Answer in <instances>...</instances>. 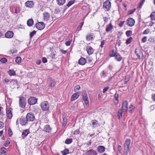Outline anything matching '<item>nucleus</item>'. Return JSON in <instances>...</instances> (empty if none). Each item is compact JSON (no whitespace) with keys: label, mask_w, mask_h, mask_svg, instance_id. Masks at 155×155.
<instances>
[{"label":"nucleus","mask_w":155,"mask_h":155,"mask_svg":"<svg viewBox=\"0 0 155 155\" xmlns=\"http://www.w3.org/2000/svg\"><path fill=\"white\" fill-rule=\"evenodd\" d=\"M19 106L20 107L22 108H24L26 104V98L23 97H19Z\"/></svg>","instance_id":"1"},{"label":"nucleus","mask_w":155,"mask_h":155,"mask_svg":"<svg viewBox=\"0 0 155 155\" xmlns=\"http://www.w3.org/2000/svg\"><path fill=\"white\" fill-rule=\"evenodd\" d=\"M111 7V2H110L106 1L103 3V8L105 11L110 10Z\"/></svg>","instance_id":"2"},{"label":"nucleus","mask_w":155,"mask_h":155,"mask_svg":"<svg viewBox=\"0 0 155 155\" xmlns=\"http://www.w3.org/2000/svg\"><path fill=\"white\" fill-rule=\"evenodd\" d=\"M83 100L85 104L87 105H89L88 98L85 91H83L82 93Z\"/></svg>","instance_id":"3"},{"label":"nucleus","mask_w":155,"mask_h":155,"mask_svg":"<svg viewBox=\"0 0 155 155\" xmlns=\"http://www.w3.org/2000/svg\"><path fill=\"white\" fill-rule=\"evenodd\" d=\"M41 106L42 110L44 111L48 110L49 107V104L47 101H44L42 103Z\"/></svg>","instance_id":"4"},{"label":"nucleus","mask_w":155,"mask_h":155,"mask_svg":"<svg viewBox=\"0 0 155 155\" xmlns=\"http://www.w3.org/2000/svg\"><path fill=\"white\" fill-rule=\"evenodd\" d=\"M26 117L28 121H32L35 119V116L34 114L31 112L28 113Z\"/></svg>","instance_id":"5"},{"label":"nucleus","mask_w":155,"mask_h":155,"mask_svg":"<svg viewBox=\"0 0 155 155\" xmlns=\"http://www.w3.org/2000/svg\"><path fill=\"white\" fill-rule=\"evenodd\" d=\"M45 27V25L43 22H40L36 24V28L38 30H41Z\"/></svg>","instance_id":"6"},{"label":"nucleus","mask_w":155,"mask_h":155,"mask_svg":"<svg viewBox=\"0 0 155 155\" xmlns=\"http://www.w3.org/2000/svg\"><path fill=\"white\" fill-rule=\"evenodd\" d=\"M37 99L34 97H31L28 99V104L30 105L35 104L37 102Z\"/></svg>","instance_id":"7"},{"label":"nucleus","mask_w":155,"mask_h":155,"mask_svg":"<svg viewBox=\"0 0 155 155\" xmlns=\"http://www.w3.org/2000/svg\"><path fill=\"white\" fill-rule=\"evenodd\" d=\"M85 154L88 155H97V153L96 151L92 149H91L88 150H87Z\"/></svg>","instance_id":"8"},{"label":"nucleus","mask_w":155,"mask_h":155,"mask_svg":"<svg viewBox=\"0 0 155 155\" xmlns=\"http://www.w3.org/2000/svg\"><path fill=\"white\" fill-rule=\"evenodd\" d=\"M135 21L134 20L131 18H129L127 22V25L130 26H133L135 23Z\"/></svg>","instance_id":"9"},{"label":"nucleus","mask_w":155,"mask_h":155,"mask_svg":"<svg viewBox=\"0 0 155 155\" xmlns=\"http://www.w3.org/2000/svg\"><path fill=\"white\" fill-rule=\"evenodd\" d=\"M50 15L48 12H45L43 13L44 20L46 21H48L50 18Z\"/></svg>","instance_id":"10"},{"label":"nucleus","mask_w":155,"mask_h":155,"mask_svg":"<svg viewBox=\"0 0 155 155\" xmlns=\"http://www.w3.org/2000/svg\"><path fill=\"white\" fill-rule=\"evenodd\" d=\"M86 51L88 54L91 55L93 54L94 50L90 46H87L86 47Z\"/></svg>","instance_id":"11"},{"label":"nucleus","mask_w":155,"mask_h":155,"mask_svg":"<svg viewBox=\"0 0 155 155\" xmlns=\"http://www.w3.org/2000/svg\"><path fill=\"white\" fill-rule=\"evenodd\" d=\"M130 143V139H127L125 141L124 144L125 149L127 150L129 149V145Z\"/></svg>","instance_id":"12"},{"label":"nucleus","mask_w":155,"mask_h":155,"mask_svg":"<svg viewBox=\"0 0 155 155\" xmlns=\"http://www.w3.org/2000/svg\"><path fill=\"white\" fill-rule=\"evenodd\" d=\"M97 150L98 153H103L105 151V148L103 146L100 145L97 147Z\"/></svg>","instance_id":"13"},{"label":"nucleus","mask_w":155,"mask_h":155,"mask_svg":"<svg viewBox=\"0 0 155 155\" xmlns=\"http://www.w3.org/2000/svg\"><path fill=\"white\" fill-rule=\"evenodd\" d=\"M25 6L28 7L32 8L34 5L33 1H27L25 3Z\"/></svg>","instance_id":"14"},{"label":"nucleus","mask_w":155,"mask_h":155,"mask_svg":"<svg viewBox=\"0 0 155 155\" xmlns=\"http://www.w3.org/2000/svg\"><path fill=\"white\" fill-rule=\"evenodd\" d=\"M13 35V32L12 31H8L5 35V37L7 38H11Z\"/></svg>","instance_id":"15"},{"label":"nucleus","mask_w":155,"mask_h":155,"mask_svg":"<svg viewBox=\"0 0 155 155\" xmlns=\"http://www.w3.org/2000/svg\"><path fill=\"white\" fill-rule=\"evenodd\" d=\"M128 105V103L127 101H124L122 104V108L123 110L125 111H127V106Z\"/></svg>","instance_id":"16"},{"label":"nucleus","mask_w":155,"mask_h":155,"mask_svg":"<svg viewBox=\"0 0 155 155\" xmlns=\"http://www.w3.org/2000/svg\"><path fill=\"white\" fill-rule=\"evenodd\" d=\"M79 96V93L78 92L74 94L71 96V101H73L75 100Z\"/></svg>","instance_id":"17"},{"label":"nucleus","mask_w":155,"mask_h":155,"mask_svg":"<svg viewBox=\"0 0 155 155\" xmlns=\"http://www.w3.org/2000/svg\"><path fill=\"white\" fill-rule=\"evenodd\" d=\"M86 61L85 58L81 57L78 61V63L79 64L81 65H84L86 62Z\"/></svg>","instance_id":"18"},{"label":"nucleus","mask_w":155,"mask_h":155,"mask_svg":"<svg viewBox=\"0 0 155 155\" xmlns=\"http://www.w3.org/2000/svg\"><path fill=\"white\" fill-rule=\"evenodd\" d=\"M28 121V120H27L26 118H23L20 119V124L22 125H26L27 124Z\"/></svg>","instance_id":"19"},{"label":"nucleus","mask_w":155,"mask_h":155,"mask_svg":"<svg viewBox=\"0 0 155 155\" xmlns=\"http://www.w3.org/2000/svg\"><path fill=\"white\" fill-rule=\"evenodd\" d=\"M7 117L9 119L12 118V114L10 109H8L6 111Z\"/></svg>","instance_id":"20"},{"label":"nucleus","mask_w":155,"mask_h":155,"mask_svg":"<svg viewBox=\"0 0 155 155\" xmlns=\"http://www.w3.org/2000/svg\"><path fill=\"white\" fill-rule=\"evenodd\" d=\"M51 130V128L49 125H46L45 126L44 130L45 132L48 133H50Z\"/></svg>","instance_id":"21"},{"label":"nucleus","mask_w":155,"mask_h":155,"mask_svg":"<svg viewBox=\"0 0 155 155\" xmlns=\"http://www.w3.org/2000/svg\"><path fill=\"white\" fill-rule=\"evenodd\" d=\"M29 133V131L28 130L26 129L23 131L22 134V136L24 137L27 136Z\"/></svg>","instance_id":"22"},{"label":"nucleus","mask_w":155,"mask_h":155,"mask_svg":"<svg viewBox=\"0 0 155 155\" xmlns=\"http://www.w3.org/2000/svg\"><path fill=\"white\" fill-rule=\"evenodd\" d=\"M113 28V26L111 23L107 25L106 26V31L107 32H108L111 30Z\"/></svg>","instance_id":"23"},{"label":"nucleus","mask_w":155,"mask_h":155,"mask_svg":"<svg viewBox=\"0 0 155 155\" xmlns=\"http://www.w3.org/2000/svg\"><path fill=\"white\" fill-rule=\"evenodd\" d=\"M33 21L32 19L30 18L27 21V24L29 27L31 26L33 24Z\"/></svg>","instance_id":"24"},{"label":"nucleus","mask_w":155,"mask_h":155,"mask_svg":"<svg viewBox=\"0 0 155 155\" xmlns=\"http://www.w3.org/2000/svg\"><path fill=\"white\" fill-rule=\"evenodd\" d=\"M115 58V59L118 61H120L122 59L121 56L119 53L117 54Z\"/></svg>","instance_id":"25"},{"label":"nucleus","mask_w":155,"mask_h":155,"mask_svg":"<svg viewBox=\"0 0 155 155\" xmlns=\"http://www.w3.org/2000/svg\"><path fill=\"white\" fill-rule=\"evenodd\" d=\"M58 4L59 5H62L64 4L65 0H56Z\"/></svg>","instance_id":"26"},{"label":"nucleus","mask_w":155,"mask_h":155,"mask_svg":"<svg viewBox=\"0 0 155 155\" xmlns=\"http://www.w3.org/2000/svg\"><path fill=\"white\" fill-rule=\"evenodd\" d=\"M123 111L121 109L119 110L118 112V119H120L122 117Z\"/></svg>","instance_id":"27"},{"label":"nucleus","mask_w":155,"mask_h":155,"mask_svg":"<svg viewBox=\"0 0 155 155\" xmlns=\"http://www.w3.org/2000/svg\"><path fill=\"white\" fill-rule=\"evenodd\" d=\"M8 73L10 76H14L16 75L15 72L13 70H10L8 71Z\"/></svg>","instance_id":"28"},{"label":"nucleus","mask_w":155,"mask_h":155,"mask_svg":"<svg viewBox=\"0 0 155 155\" xmlns=\"http://www.w3.org/2000/svg\"><path fill=\"white\" fill-rule=\"evenodd\" d=\"M7 151V149L4 147H2L1 149V154H5Z\"/></svg>","instance_id":"29"},{"label":"nucleus","mask_w":155,"mask_h":155,"mask_svg":"<svg viewBox=\"0 0 155 155\" xmlns=\"http://www.w3.org/2000/svg\"><path fill=\"white\" fill-rule=\"evenodd\" d=\"M145 0H141L140 2L139 3V5L137 7V9H140L143 5Z\"/></svg>","instance_id":"30"},{"label":"nucleus","mask_w":155,"mask_h":155,"mask_svg":"<svg viewBox=\"0 0 155 155\" xmlns=\"http://www.w3.org/2000/svg\"><path fill=\"white\" fill-rule=\"evenodd\" d=\"M73 141L72 139L71 138H67L65 140V143L67 144H70Z\"/></svg>","instance_id":"31"},{"label":"nucleus","mask_w":155,"mask_h":155,"mask_svg":"<svg viewBox=\"0 0 155 155\" xmlns=\"http://www.w3.org/2000/svg\"><path fill=\"white\" fill-rule=\"evenodd\" d=\"M50 83H51L49 85V86L50 87H51L54 86L56 84V82L54 80H51Z\"/></svg>","instance_id":"32"},{"label":"nucleus","mask_w":155,"mask_h":155,"mask_svg":"<svg viewBox=\"0 0 155 155\" xmlns=\"http://www.w3.org/2000/svg\"><path fill=\"white\" fill-rule=\"evenodd\" d=\"M61 153L63 155H66L69 153V150L68 149H65L63 151H61Z\"/></svg>","instance_id":"33"},{"label":"nucleus","mask_w":155,"mask_h":155,"mask_svg":"<svg viewBox=\"0 0 155 155\" xmlns=\"http://www.w3.org/2000/svg\"><path fill=\"white\" fill-rule=\"evenodd\" d=\"M92 124L93 125V127H95L98 125L97 121L96 120H92Z\"/></svg>","instance_id":"34"},{"label":"nucleus","mask_w":155,"mask_h":155,"mask_svg":"<svg viewBox=\"0 0 155 155\" xmlns=\"http://www.w3.org/2000/svg\"><path fill=\"white\" fill-rule=\"evenodd\" d=\"M21 58L20 57H18L16 58L15 61L16 63H19L21 62Z\"/></svg>","instance_id":"35"},{"label":"nucleus","mask_w":155,"mask_h":155,"mask_svg":"<svg viewBox=\"0 0 155 155\" xmlns=\"http://www.w3.org/2000/svg\"><path fill=\"white\" fill-rule=\"evenodd\" d=\"M118 53L115 52V50H113L112 51V53L110 54V56L111 57H115L116 55H117V54H118Z\"/></svg>","instance_id":"36"},{"label":"nucleus","mask_w":155,"mask_h":155,"mask_svg":"<svg viewBox=\"0 0 155 155\" xmlns=\"http://www.w3.org/2000/svg\"><path fill=\"white\" fill-rule=\"evenodd\" d=\"M150 17L151 20H155V12H153L150 15Z\"/></svg>","instance_id":"37"},{"label":"nucleus","mask_w":155,"mask_h":155,"mask_svg":"<svg viewBox=\"0 0 155 155\" xmlns=\"http://www.w3.org/2000/svg\"><path fill=\"white\" fill-rule=\"evenodd\" d=\"M136 56H137L139 59H140L141 58L143 59V54L140 52L139 53H136Z\"/></svg>","instance_id":"38"},{"label":"nucleus","mask_w":155,"mask_h":155,"mask_svg":"<svg viewBox=\"0 0 155 155\" xmlns=\"http://www.w3.org/2000/svg\"><path fill=\"white\" fill-rule=\"evenodd\" d=\"M75 0L72 1H69L68 4H67L66 6L68 7H69L71 5H72L74 3Z\"/></svg>","instance_id":"39"},{"label":"nucleus","mask_w":155,"mask_h":155,"mask_svg":"<svg viewBox=\"0 0 155 155\" xmlns=\"http://www.w3.org/2000/svg\"><path fill=\"white\" fill-rule=\"evenodd\" d=\"M84 23V22H82L81 23L80 25H78L77 28V29L79 31L81 30L82 27Z\"/></svg>","instance_id":"40"},{"label":"nucleus","mask_w":155,"mask_h":155,"mask_svg":"<svg viewBox=\"0 0 155 155\" xmlns=\"http://www.w3.org/2000/svg\"><path fill=\"white\" fill-rule=\"evenodd\" d=\"M133 38L132 37H130L129 38H128L126 41V43L127 45H128L132 41Z\"/></svg>","instance_id":"41"},{"label":"nucleus","mask_w":155,"mask_h":155,"mask_svg":"<svg viewBox=\"0 0 155 155\" xmlns=\"http://www.w3.org/2000/svg\"><path fill=\"white\" fill-rule=\"evenodd\" d=\"M126 34L127 37H129L132 34V31H127L126 32Z\"/></svg>","instance_id":"42"},{"label":"nucleus","mask_w":155,"mask_h":155,"mask_svg":"<svg viewBox=\"0 0 155 155\" xmlns=\"http://www.w3.org/2000/svg\"><path fill=\"white\" fill-rule=\"evenodd\" d=\"M118 97H119V95L118 94H117V93L114 95V98L115 100L117 101V104H118L119 102L118 101Z\"/></svg>","instance_id":"43"},{"label":"nucleus","mask_w":155,"mask_h":155,"mask_svg":"<svg viewBox=\"0 0 155 155\" xmlns=\"http://www.w3.org/2000/svg\"><path fill=\"white\" fill-rule=\"evenodd\" d=\"M87 40L88 41L90 40H92L93 39V38L92 35H87L86 37Z\"/></svg>","instance_id":"44"},{"label":"nucleus","mask_w":155,"mask_h":155,"mask_svg":"<svg viewBox=\"0 0 155 155\" xmlns=\"http://www.w3.org/2000/svg\"><path fill=\"white\" fill-rule=\"evenodd\" d=\"M36 31L35 30L33 31L32 32H31L29 34L30 38H31L33 35L36 34Z\"/></svg>","instance_id":"45"},{"label":"nucleus","mask_w":155,"mask_h":155,"mask_svg":"<svg viewBox=\"0 0 155 155\" xmlns=\"http://www.w3.org/2000/svg\"><path fill=\"white\" fill-rule=\"evenodd\" d=\"M63 126H65L67 124V119L65 118H63Z\"/></svg>","instance_id":"46"},{"label":"nucleus","mask_w":155,"mask_h":155,"mask_svg":"<svg viewBox=\"0 0 155 155\" xmlns=\"http://www.w3.org/2000/svg\"><path fill=\"white\" fill-rule=\"evenodd\" d=\"M17 81L16 80H12L11 81H10V83H11V84H12L13 85L17 84Z\"/></svg>","instance_id":"47"},{"label":"nucleus","mask_w":155,"mask_h":155,"mask_svg":"<svg viewBox=\"0 0 155 155\" xmlns=\"http://www.w3.org/2000/svg\"><path fill=\"white\" fill-rule=\"evenodd\" d=\"M0 61L2 63H5L7 61V59L5 58H3L1 59Z\"/></svg>","instance_id":"48"},{"label":"nucleus","mask_w":155,"mask_h":155,"mask_svg":"<svg viewBox=\"0 0 155 155\" xmlns=\"http://www.w3.org/2000/svg\"><path fill=\"white\" fill-rule=\"evenodd\" d=\"M136 10V8H134L133 9L130 10L128 11V14L130 15L133 13Z\"/></svg>","instance_id":"49"},{"label":"nucleus","mask_w":155,"mask_h":155,"mask_svg":"<svg viewBox=\"0 0 155 155\" xmlns=\"http://www.w3.org/2000/svg\"><path fill=\"white\" fill-rule=\"evenodd\" d=\"M150 32V30L149 29L147 28L143 32V34H147Z\"/></svg>","instance_id":"50"},{"label":"nucleus","mask_w":155,"mask_h":155,"mask_svg":"<svg viewBox=\"0 0 155 155\" xmlns=\"http://www.w3.org/2000/svg\"><path fill=\"white\" fill-rule=\"evenodd\" d=\"M87 63H89L90 64H92V60L91 58H88L87 59Z\"/></svg>","instance_id":"51"},{"label":"nucleus","mask_w":155,"mask_h":155,"mask_svg":"<svg viewBox=\"0 0 155 155\" xmlns=\"http://www.w3.org/2000/svg\"><path fill=\"white\" fill-rule=\"evenodd\" d=\"M80 132V131L79 129H77L76 130H75L74 133V135H77L79 134Z\"/></svg>","instance_id":"52"},{"label":"nucleus","mask_w":155,"mask_h":155,"mask_svg":"<svg viewBox=\"0 0 155 155\" xmlns=\"http://www.w3.org/2000/svg\"><path fill=\"white\" fill-rule=\"evenodd\" d=\"M109 86H107L104 87L103 90V93H105L109 89Z\"/></svg>","instance_id":"53"},{"label":"nucleus","mask_w":155,"mask_h":155,"mask_svg":"<svg viewBox=\"0 0 155 155\" xmlns=\"http://www.w3.org/2000/svg\"><path fill=\"white\" fill-rule=\"evenodd\" d=\"M10 144V142L9 141L7 140L6 141V143H5L4 145L6 147H8Z\"/></svg>","instance_id":"54"},{"label":"nucleus","mask_w":155,"mask_h":155,"mask_svg":"<svg viewBox=\"0 0 155 155\" xmlns=\"http://www.w3.org/2000/svg\"><path fill=\"white\" fill-rule=\"evenodd\" d=\"M147 37L146 36H144V37H143L142 39V42L144 43L146 42L147 41Z\"/></svg>","instance_id":"55"},{"label":"nucleus","mask_w":155,"mask_h":155,"mask_svg":"<svg viewBox=\"0 0 155 155\" xmlns=\"http://www.w3.org/2000/svg\"><path fill=\"white\" fill-rule=\"evenodd\" d=\"M105 41L104 40H102L101 42V44L100 45V47L102 48L103 47V45H104Z\"/></svg>","instance_id":"56"},{"label":"nucleus","mask_w":155,"mask_h":155,"mask_svg":"<svg viewBox=\"0 0 155 155\" xmlns=\"http://www.w3.org/2000/svg\"><path fill=\"white\" fill-rule=\"evenodd\" d=\"M11 52L12 54H15L17 52V51L16 49H13L11 50Z\"/></svg>","instance_id":"57"},{"label":"nucleus","mask_w":155,"mask_h":155,"mask_svg":"<svg viewBox=\"0 0 155 155\" xmlns=\"http://www.w3.org/2000/svg\"><path fill=\"white\" fill-rule=\"evenodd\" d=\"M42 61L44 63L47 62V58L45 57H43L42 58Z\"/></svg>","instance_id":"58"},{"label":"nucleus","mask_w":155,"mask_h":155,"mask_svg":"<svg viewBox=\"0 0 155 155\" xmlns=\"http://www.w3.org/2000/svg\"><path fill=\"white\" fill-rule=\"evenodd\" d=\"M71 42V41H67L65 42V44L66 45V46H68L70 45Z\"/></svg>","instance_id":"59"},{"label":"nucleus","mask_w":155,"mask_h":155,"mask_svg":"<svg viewBox=\"0 0 155 155\" xmlns=\"http://www.w3.org/2000/svg\"><path fill=\"white\" fill-rule=\"evenodd\" d=\"M60 12V10L58 8L57 9H55L54 11V13L55 14H58Z\"/></svg>","instance_id":"60"},{"label":"nucleus","mask_w":155,"mask_h":155,"mask_svg":"<svg viewBox=\"0 0 155 155\" xmlns=\"http://www.w3.org/2000/svg\"><path fill=\"white\" fill-rule=\"evenodd\" d=\"M4 123L0 121V128H2L4 127Z\"/></svg>","instance_id":"61"},{"label":"nucleus","mask_w":155,"mask_h":155,"mask_svg":"<svg viewBox=\"0 0 155 155\" xmlns=\"http://www.w3.org/2000/svg\"><path fill=\"white\" fill-rule=\"evenodd\" d=\"M80 87L79 85H77L76 86L74 87V90H78L80 89Z\"/></svg>","instance_id":"62"},{"label":"nucleus","mask_w":155,"mask_h":155,"mask_svg":"<svg viewBox=\"0 0 155 155\" xmlns=\"http://www.w3.org/2000/svg\"><path fill=\"white\" fill-rule=\"evenodd\" d=\"M124 21H121L119 24V26L120 27L123 26V25L124 23Z\"/></svg>","instance_id":"63"},{"label":"nucleus","mask_w":155,"mask_h":155,"mask_svg":"<svg viewBox=\"0 0 155 155\" xmlns=\"http://www.w3.org/2000/svg\"><path fill=\"white\" fill-rule=\"evenodd\" d=\"M152 97L153 100L155 101V94H152Z\"/></svg>","instance_id":"64"}]
</instances>
